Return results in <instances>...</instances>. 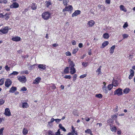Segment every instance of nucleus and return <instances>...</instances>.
<instances>
[{
  "instance_id": "2eb2a0df",
  "label": "nucleus",
  "mask_w": 135,
  "mask_h": 135,
  "mask_svg": "<svg viewBox=\"0 0 135 135\" xmlns=\"http://www.w3.org/2000/svg\"><path fill=\"white\" fill-rule=\"evenodd\" d=\"M16 90L17 88L16 87L12 86L10 88L9 92L10 93H14Z\"/></svg>"
},
{
  "instance_id": "49530a36",
  "label": "nucleus",
  "mask_w": 135,
  "mask_h": 135,
  "mask_svg": "<svg viewBox=\"0 0 135 135\" xmlns=\"http://www.w3.org/2000/svg\"><path fill=\"white\" fill-rule=\"evenodd\" d=\"M88 62H83L82 63V65L84 67H86L88 65Z\"/></svg>"
},
{
  "instance_id": "79ce46f5",
  "label": "nucleus",
  "mask_w": 135,
  "mask_h": 135,
  "mask_svg": "<svg viewBox=\"0 0 135 135\" xmlns=\"http://www.w3.org/2000/svg\"><path fill=\"white\" fill-rule=\"evenodd\" d=\"M68 0H64L63 1V3L64 5H67V3H68Z\"/></svg>"
},
{
  "instance_id": "9d476101",
  "label": "nucleus",
  "mask_w": 135,
  "mask_h": 135,
  "mask_svg": "<svg viewBox=\"0 0 135 135\" xmlns=\"http://www.w3.org/2000/svg\"><path fill=\"white\" fill-rule=\"evenodd\" d=\"M41 79L39 77H37L33 81V84H37L41 80Z\"/></svg>"
},
{
  "instance_id": "a19ab883",
  "label": "nucleus",
  "mask_w": 135,
  "mask_h": 135,
  "mask_svg": "<svg viewBox=\"0 0 135 135\" xmlns=\"http://www.w3.org/2000/svg\"><path fill=\"white\" fill-rule=\"evenodd\" d=\"M78 49L77 48L73 50L72 54H75L78 51Z\"/></svg>"
},
{
  "instance_id": "6ab92c4d",
  "label": "nucleus",
  "mask_w": 135,
  "mask_h": 135,
  "mask_svg": "<svg viewBox=\"0 0 135 135\" xmlns=\"http://www.w3.org/2000/svg\"><path fill=\"white\" fill-rule=\"evenodd\" d=\"M109 44V42L108 41H106L104 42L102 44V46L101 47V48H103L106 46L108 45Z\"/></svg>"
},
{
  "instance_id": "3c124183",
  "label": "nucleus",
  "mask_w": 135,
  "mask_h": 135,
  "mask_svg": "<svg viewBox=\"0 0 135 135\" xmlns=\"http://www.w3.org/2000/svg\"><path fill=\"white\" fill-rule=\"evenodd\" d=\"M5 68L7 71H9L10 69V68L8 67L7 65L5 66Z\"/></svg>"
},
{
  "instance_id": "864d4df0",
  "label": "nucleus",
  "mask_w": 135,
  "mask_h": 135,
  "mask_svg": "<svg viewBox=\"0 0 135 135\" xmlns=\"http://www.w3.org/2000/svg\"><path fill=\"white\" fill-rule=\"evenodd\" d=\"M4 101L3 99H0V105H2L4 103Z\"/></svg>"
},
{
  "instance_id": "338daca9",
  "label": "nucleus",
  "mask_w": 135,
  "mask_h": 135,
  "mask_svg": "<svg viewBox=\"0 0 135 135\" xmlns=\"http://www.w3.org/2000/svg\"><path fill=\"white\" fill-rule=\"evenodd\" d=\"M133 57V55H129V56H128V58H129V59L131 60V59H132Z\"/></svg>"
},
{
  "instance_id": "de8ad7c7",
  "label": "nucleus",
  "mask_w": 135,
  "mask_h": 135,
  "mask_svg": "<svg viewBox=\"0 0 135 135\" xmlns=\"http://www.w3.org/2000/svg\"><path fill=\"white\" fill-rule=\"evenodd\" d=\"M4 130V128L3 127H2L0 129V135H3V132Z\"/></svg>"
},
{
  "instance_id": "dca6fc26",
  "label": "nucleus",
  "mask_w": 135,
  "mask_h": 135,
  "mask_svg": "<svg viewBox=\"0 0 135 135\" xmlns=\"http://www.w3.org/2000/svg\"><path fill=\"white\" fill-rule=\"evenodd\" d=\"M31 8L33 10H35L37 8V5L34 3H32L30 6Z\"/></svg>"
},
{
  "instance_id": "f257e3e1",
  "label": "nucleus",
  "mask_w": 135,
  "mask_h": 135,
  "mask_svg": "<svg viewBox=\"0 0 135 135\" xmlns=\"http://www.w3.org/2000/svg\"><path fill=\"white\" fill-rule=\"evenodd\" d=\"M51 16V13L48 11L44 12L42 15V18L46 20H49L50 17Z\"/></svg>"
},
{
  "instance_id": "2f4dec72",
  "label": "nucleus",
  "mask_w": 135,
  "mask_h": 135,
  "mask_svg": "<svg viewBox=\"0 0 135 135\" xmlns=\"http://www.w3.org/2000/svg\"><path fill=\"white\" fill-rule=\"evenodd\" d=\"M116 128V127H112L110 128V129H111V131L112 132H115L117 129Z\"/></svg>"
},
{
  "instance_id": "ea45409f",
  "label": "nucleus",
  "mask_w": 135,
  "mask_h": 135,
  "mask_svg": "<svg viewBox=\"0 0 135 135\" xmlns=\"http://www.w3.org/2000/svg\"><path fill=\"white\" fill-rule=\"evenodd\" d=\"M21 73L22 74H23V73H25L26 74H29V72L27 70H26L25 71H21Z\"/></svg>"
},
{
  "instance_id": "39448f33",
  "label": "nucleus",
  "mask_w": 135,
  "mask_h": 135,
  "mask_svg": "<svg viewBox=\"0 0 135 135\" xmlns=\"http://www.w3.org/2000/svg\"><path fill=\"white\" fill-rule=\"evenodd\" d=\"M12 83V81L10 79H7L5 82V85L6 87H8L11 85Z\"/></svg>"
},
{
  "instance_id": "5fc2aeb1",
  "label": "nucleus",
  "mask_w": 135,
  "mask_h": 135,
  "mask_svg": "<svg viewBox=\"0 0 135 135\" xmlns=\"http://www.w3.org/2000/svg\"><path fill=\"white\" fill-rule=\"evenodd\" d=\"M64 78L66 79H70L71 78V76L70 75H66L64 77Z\"/></svg>"
},
{
  "instance_id": "69168bd1",
  "label": "nucleus",
  "mask_w": 135,
  "mask_h": 135,
  "mask_svg": "<svg viewBox=\"0 0 135 135\" xmlns=\"http://www.w3.org/2000/svg\"><path fill=\"white\" fill-rule=\"evenodd\" d=\"M27 90V89L25 87H23L21 88V90L23 91H26Z\"/></svg>"
},
{
  "instance_id": "c85d7f7f",
  "label": "nucleus",
  "mask_w": 135,
  "mask_h": 135,
  "mask_svg": "<svg viewBox=\"0 0 135 135\" xmlns=\"http://www.w3.org/2000/svg\"><path fill=\"white\" fill-rule=\"evenodd\" d=\"M95 97L99 98H101L103 97V95L100 94H96L95 95Z\"/></svg>"
},
{
  "instance_id": "4468645a",
  "label": "nucleus",
  "mask_w": 135,
  "mask_h": 135,
  "mask_svg": "<svg viewBox=\"0 0 135 135\" xmlns=\"http://www.w3.org/2000/svg\"><path fill=\"white\" fill-rule=\"evenodd\" d=\"M112 84L113 86L116 87L118 85V83L117 81L114 79L113 80Z\"/></svg>"
},
{
  "instance_id": "774afa93",
  "label": "nucleus",
  "mask_w": 135,
  "mask_h": 135,
  "mask_svg": "<svg viewBox=\"0 0 135 135\" xmlns=\"http://www.w3.org/2000/svg\"><path fill=\"white\" fill-rule=\"evenodd\" d=\"M83 45L82 43H79L78 45V46L80 48H82L83 47Z\"/></svg>"
},
{
  "instance_id": "58836bf2",
  "label": "nucleus",
  "mask_w": 135,
  "mask_h": 135,
  "mask_svg": "<svg viewBox=\"0 0 135 135\" xmlns=\"http://www.w3.org/2000/svg\"><path fill=\"white\" fill-rule=\"evenodd\" d=\"M50 88L52 89H54L56 88V86L54 84H51L50 85Z\"/></svg>"
},
{
  "instance_id": "412c9836",
  "label": "nucleus",
  "mask_w": 135,
  "mask_h": 135,
  "mask_svg": "<svg viewBox=\"0 0 135 135\" xmlns=\"http://www.w3.org/2000/svg\"><path fill=\"white\" fill-rule=\"evenodd\" d=\"M115 45H114L112 46L110 48L109 51L111 54H112L114 52V50L115 48Z\"/></svg>"
},
{
  "instance_id": "0eeeda50",
  "label": "nucleus",
  "mask_w": 135,
  "mask_h": 135,
  "mask_svg": "<svg viewBox=\"0 0 135 135\" xmlns=\"http://www.w3.org/2000/svg\"><path fill=\"white\" fill-rule=\"evenodd\" d=\"M19 6L18 4L16 2H14L10 6V7L11 8H18Z\"/></svg>"
},
{
  "instance_id": "13d9d810",
  "label": "nucleus",
  "mask_w": 135,
  "mask_h": 135,
  "mask_svg": "<svg viewBox=\"0 0 135 135\" xmlns=\"http://www.w3.org/2000/svg\"><path fill=\"white\" fill-rule=\"evenodd\" d=\"M110 0H105V3L106 4H110Z\"/></svg>"
},
{
  "instance_id": "4be33fe9",
  "label": "nucleus",
  "mask_w": 135,
  "mask_h": 135,
  "mask_svg": "<svg viewBox=\"0 0 135 135\" xmlns=\"http://www.w3.org/2000/svg\"><path fill=\"white\" fill-rule=\"evenodd\" d=\"M66 8H67L66 9V11H71L73 9V7L71 5L66 7Z\"/></svg>"
},
{
  "instance_id": "6e6d98bb",
  "label": "nucleus",
  "mask_w": 135,
  "mask_h": 135,
  "mask_svg": "<svg viewBox=\"0 0 135 135\" xmlns=\"http://www.w3.org/2000/svg\"><path fill=\"white\" fill-rule=\"evenodd\" d=\"M87 75L86 74H84L81 75L80 76V78L81 79L84 78Z\"/></svg>"
},
{
  "instance_id": "bb28decb",
  "label": "nucleus",
  "mask_w": 135,
  "mask_h": 135,
  "mask_svg": "<svg viewBox=\"0 0 135 135\" xmlns=\"http://www.w3.org/2000/svg\"><path fill=\"white\" fill-rule=\"evenodd\" d=\"M101 66H100L99 68L97 69V70L96 71L97 72H98V75H99L101 73Z\"/></svg>"
},
{
  "instance_id": "9b49d317",
  "label": "nucleus",
  "mask_w": 135,
  "mask_h": 135,
  "mask_svg": "<svg viewBox=\"0 0 135 135\" xmlns=\"http://www.w3.org/2000/svg\"><path fill=\"white\" fill-rule=\"evenodd\" d=\"M69 67L70 68H74V67L75 66V65L74 63L72 61L69 60Z\"/></svg>"
},
{
  "instance_id": "a18cd8bd",
  "label": "nucleus",
  "mask_w": 135,
  "mask_h": 135,
  "mask_svg": "<svg viewBox=\"0 0 135 135\" xmlns=\"http://www.w3.org/2000/svg\"><path fill=\"white\" fill-rule=\"evenodd\" d=\"M60 130L59 129L58 130L57 132H56L55 134V135H60Z\"/></svg>"
},
{
  "instance_id": "473e14b6",
  "label": "nucleus",
  "mask_w": 135,
  "mask_h": 135,
  "mask_svg": "<svg viewBox=\"0 0 135 135\" xmlns=\"http://www.w3.org/2000/svg\"><path fill=\"white\" fill-rule=\"evenodd\" d=\"M48 135H55L54 132L51 131L49 130L47 132Z\"/></svg>"
},
{
  "instance_id": "7c9ffc66",
  "label": "nucleus",
  "mask_w": 135,
  "mask_h": 135,
  "mask_svg": "<svg viewBox=\"0 0 135 135\" xmlns=\"http://www.w3.org/2000/svg\"><path fill=\"white\" fill-rule=\"evenodd\" d=\"M73 114L75 116H78V112L76 110H74L73 112Z\"/></svg>"
},
{
  "instance_id": "c9c22d12",
  "label": "nucleus",
  "mask_w": 135,
  "mask_h": 135,
  "mask_svg": "<svg viewBox=\"0 0 135 135\" xmlns=\"http://www.w3.org/2000/svg\"><path fill=\"white\" fill-rule=\"evenodd\" d=\"M28 131L27 129L24 128L23 130V134H26L27 133Z\"/></svg>"
},
{
  "instance_id": "423d86ee",
  "label": "nucleus",
  "mask_w": 135,
  "mask_h": 135,
  "mask_svg": "<svg viewBox=\"0 0 135 135\" xmlns=\"http://www.w3.org/2000/svg\"><path fill=\"white\" fill-rule=\"evenodd\" d=\"M8 31V27H5L3 28L0 30V32L4 34L7 33Z\"/></svg>"
},
{
  "instance_id": "37998d69",
  "label": "nucleus",
  "mask_w": 135,
  "mask_h": 135,
  "mask_svg": "<svg viewBox=\"0 0 135 135\" xmlns=\"http://www.w3.org/2000/svg\"><path fill=\"white\" fill-rule=\"evenodd\" d=\"M4 83V79H2L0 80V85H2Z\"/></svg>"
},
{
  "instance_id": "c03bdc74",
  "label": "nucleus",
  "mask_w": 135,
  "mask_h": 135,
  "mask_svg": "<svg viewBox=\"0 0 135 135\" xmlns=\"http://www.w3.org/2000/svg\"><path fill=\"white\" fill-rule=\"evenodd\" d=\"M123 39L127 38L128 37V35L127 34H123L122 35Z\"/></svg>"
},
{
  "instance_id": "aec40b11",
  "label": "nucleus",
  "mask_w": 135,
  "mask_h": 135,
  "mask_svg": "<svg viewBox=\"0 0 135 135\" xmlns=\"http://www.w3.org/2000/svg\"><path fill=\"white\" fill-rule=\"evenodd\" d=\"M130 91V90L129 88H126L124 90L123 92L124 94H127L129 93Z\"/></svg>"
},
{
  "instance_id": "052dcab7",
  "label": "nucleus",
  "mask_w": 135,
  "mask_h": 135,
  "mask_svg": "<svg viewBox=\"0 0 135 135\" xmlns=\"http://www.w3.org/2000/svg\"><path fill=\"white\" fill-rule=\"evenodd\" d=\"M61 120V119H55V121L57 123H58Z\"/></svg>"
},
{
  "instance_id": "f704fd0d",
  "label": "nucleus",
  "mask_w": 135,
  "mask_h": 135,
  "mask_svg": "<svg viewBox=\"0 0 135 135\" xmlns=\"http://www.w3.org/2000/svg\"><path fill=\"white\" fill-rule=\"evenodd\" d=\"M69 67H67L64 69V71L65 73L68 74L69 73Z\"/></svg>"
},
{
  "instance_id": "5701e85b",
  "label": "nucleus",
  "mask_w": 135,
  "mask_h": 135,
  "mask_svg": "<svg viewBox=\"0 0 135 135\" xmlns=\"http://www.w3.org/2000/svg\"><path fill=\"white\" fill-rule=\"evenodd\" d=\"M28 107L29 105L27 103L25 102L22 103V107L23 108H27Z\"/></svg>"
},
{
  "instance_id": "f8f14e48",
  "label": "nucleus",
  "mask_w": 135,
  "mask_h": 135,
  "mask_svg": "<svg viewBox=\"0 0 135 135\" xmlns=\"http://www.w3.org/2000/svg\"><path fill=\"white\" fill-rule=\"evenodd\" d=\"M80 11L79 10H76L73 13L72 15V17H74L75 16H76L80 14Z\"/></svg>"
},
{
  "instance_id": "f3484780",
  "label": "nucleus",
  "mask_w": 135,
  "mask_h": 135,
  "mask_svg": "<svg viewBox=\"0 0 135 135\" xmlns=\"http://www.w3.org/2000/svg\"><path fill=\"white\" fill-rule=\"evenodd\" d=\"M95 24V22L93 20H91L89 21L88 23V24L90 27L93 26Z\"/></svg>"
},
{
  "instance_id": "20e7f679",
  "label": "nucleus",
  "mask_w": 135,
  "mask_h": 135,
  "mask_svg": "<svg viewBox=\"0 0 135 135\" xmlns=\"http://www.w3.org/2000/svg\"><path fill=\"white\" fill-rule=\"evenodd\" d=\"M71 132H69L67 134V135H78L77 131H75V129L74 127H71Z\"/></svg>"
},
{
  "instance_id": "cd10ccee",
  "label": "nucleus",
  "mask_w": 135,
  "mask_h": 135,
  "mask_svg": "<svg viewBox=\"0 0 135 135\" xmlns=\"http://www.w3.org/2000/svg\"><path fill=\"white\" fill-rule=\"evenodd\" d=\"M46 3V5L47 7H48L49 6L51 5V3L49 1H46L45 2Z\"/></svg>"
},
{
  "instance_id": "b1692460",
  "label": "nucleus",
  "mask_w": 135,
  "mask_h": 135,
  "mask_svg": "<svg viewBox=\"0 0 135 135\" xmlns=\"http://www.w3.org/2000/svg\"><path fill=\"white\" fill-rule=\"evenodd\" d=\"M70 70V73L71 74H74L76 72L75 69L74 68H71Z\"/></svg>"
},
{
  "instance_id": "ddd939ff",
  "label": "nucleus",
  "mask_w": 135,
  "mask_h": 135,
  "mask_svg": "<svg viewBox=\"0 0 135 135\" xmlns=\"http://www.w3.org/2000/svg\"><path fill=\"white\" fill-rule=\"evenodd\" d=\"M12 40L14 41H19L21 40V38L18 36H17L15 37L12 38Z\"/></svg>"
},
{
  "instance_id": "393cba45",
  "label": "nucleus",
  "mask_w": 135,
  "mask_h": 135,
  "mask_svg": "<svg viewBox=\"0 0 135 135\" xmlns=\"http://www.w3.org/2000/svg\"><path fill=\"white\" fill-rule=\"evenodd\" d=\"M18 74V72H17L14 71L12 73L10 74L9 75V76L10 77H12L11 76L12 75H17Z\"/></svg>"
},
{
  "instance_id": "1a4fd4ad",
  "label": "nucleus",
  "mask_w": 135,
  "mask_h": 135,
  "mask_svg": "<svg viewBox=\"0 0 135 135\" xmlns=\"http://www.w3.org/2000/svg\"><path fill=\"white\" fill-rule=\"evenodd\" d=\"M4 114L6 116H9L11 115V113L8 108H6L5 109Z\"/></svg>"
},
{
  "instance_id": "bf43d9fd",
  "label": "nucleus",
  "mask_w": 135,
  "mask_h": 135,
  "mask_svg": "<svg viewBox=\"0 0 135 135\" xmlns=\"http://www.w3.org/2000/svg\"><path fill=\"white\" fill-rule=\"evenodd\" d=\"M54 120H55V119L53 118H52L51 119L50 122H48V123L50 124L51 123L53 122Z\"/></svg>"
},
{
  "instance_id": "e2e57ef3",
  "label": "nucleus",
  "mask_w": 135,
  "mask_h": 135,
  "mask_svg": "<svg viewBox=\"0 0 135 135\" xmlns=\"http://www.w3.org/2000/svg\"><path fill=\"white\" fill-rule=\"evenodd\" d=\"M113 122V120L112 119H109L108 120V123L110 122L111 123H112V122Z\"/></svg>"
},
{
  "instance_id": "a211bd4d",
  "label": "nucleus",
  "mask_w": 135,
  "mask_h": 135,
  "mask_svg": "<svg viewBox=\"0 0 135 135\" xmlns=\"http://www.w3.org/2000/svg\"><path fill=\"white\" fill-rule=\"evenodd\" d=\"M120 9L121 10L124 11V12L127 11V9L123 5H121L119 6Z\"/></svg>"
},
{
  "instance_id": "4c0bfd02",
  "label": "nucleus",
  "mask_w": 135,
  "mask_h": 135,
  "mask_svg": "<svg viewBox=\"0 0 135 135\" xmlns=\"http://www.w3.org/2000/svg\"><path fill=\"white\" fill-rule=\"evenodd\" d=\"M104 92L106 93H108V91L107 90L106 87H103L102 88Z\"/></svg>"
},
{
  "instance_id": "4d7b16f0",
  "label": "nucleus",
  "mask_w": 135,
  "mask_h": 135,
  "mask_svg": "<svg viewBox=\"0 0 135 135\" xmlns=\"http://www.w3.org/2000/svg\"><path fill=\"white\" fill-rule=\"evenodd\" d=\"M130 73L131 74L134 75V71L132 69H130Z\"/></svg>"
},
{
  "instance_id": "7ed1b4c3",
  "label": "nucleus",
  "mask_w": 135,
  "mask_h": 135,
  "mask_svg": "<svg viewBox=\"0 0 135 135\" xmlns=\"http://www.w3.org/2000/svg\"><path fill=\"white\" fill-rule=\"evenodd\" d=\"M17 78L18 80L22 83H25L27 80L26 77L24 76H17Z\"/></svg>"
},
{
  "instance_id": "603ef678",
  "label": "nucleus",
  "mask_w": 135,
  "mask_h": 135,
  "mask_svg": "<svg viewBox=\"0 0 135 135\" xmlns=\"http://www.w3.org/2000/svg\"><path fill=\"white\" fill-rule=\"evenodd\" d=\"M128 26V24L127 22H126L123 26V27L125 28H126Z\"/></svg>"
},
{
  "instance_id": "f03ea898",
  "label": "nucleus",
  "mask_w": 135,
  "mask_h": 135,
  "mask_svg": "<svg viewBox=\"0 0 135 135\" xmlns=\"http://www.w3.org/2000/svg\"><path fill=\"white\" fill-rule=\"evenodd\" d=\"M122 89L120 88L116 90L114 92V95H117L118 96L122 95Z\"/></svg>"
},
{
  "instance_id": "72a5a7b5",
  "label": "nucleus",
  "mask_w": 135,
  "mask_h": 135,
  "mask_svg": "<svg viewBox=\"0 0 135 135\" xmlns=\"http://www.w3.org/2000/svg\"><path fill=\"white\" fill-rule=\"evenodd\" d=\"M85 133H87L88 134H92V132L90 129H87L85 131Z\"/></svg>"
},
{
  "instance_id": "e433bc0d",
  "label": "nucleus",
  "mask_w": 135,
  "mask_h": 135,
  "mask_svg": "<svg viewBox=\"0 0 135 135\" xmlns=\"http://www.w3.org/2000/svg\"><path fill=\"white\" fill-rule=\"evenodd\" d=\"M113 86L112 84H109L108 85V88L109 90H110L112 89L113 88Z\"/></svg>"
},
{
  "instance_id": "8fccbe9b",
  "label": "nucleus",
  "mask_w": 135,
  "mask_h": 135,
  "mask_svg": "<svg viewBox=\"0 0 135 135\" xmlns=\"http://www.w3.org/2000/svg\"><path fill=\"white\" fill-rule=\"evenodd\" d=\"M65 54L67 56H70L71 55V54L69 51H68L66 52Z\"/></svg>"
},
{
  "instance_id": "c756f323",
  "label": "nucleus",
  "mask_w": 135,
  "mask_h": 135,
  "mask_svg": "<svg viewBox=\"0 0 135 135\" xmlns=\"http://www.w3.org/2000/svg\"><path fill=\"white\" fill-rule=\"evenodd\" d=\"M111 118L113 120H115L117 118V116L116 114H114L111 116Z\"/></svg>"
},
{
  "instance_id": "680f3d73",
  "label": "nucleus",
  "mask_w": 135,
  "mask_h": 135,
  "mask_svg": "<svg viewBox=\"0 0 135 135\" xmlns=\"http://www.w3.org/2000/svg\"><path fill=\"white\" fill-rule=\"evenodd\" d=\"M134 75H132V74H131L129 75V79H132V77L134 76Z\"/></svg>"
},
{
  "instance_id": "0e129e2a",
  "label": "nucleus",
  "mask_w": 135,
  "mask_h": 135,
  "mask_svg": "<svg viewBox=\"0 0 135 135\" xmlns=\"http://www.w3.org/2000/svg\"><path fill=\"white\" fill-rule=\"evenodd\" d=\"M71 43L73 45H75L76 44V42L74 40H73L71 41Z\"/></svg>"
},
{
  "instance_id": "6e6552de",
  "label": "nucleus",
  "mask_w": 135,
  "mask_h": 135,
  "mask_svg": "<svg viewBox=\"0 0 135 135\" xmlns=\"http://www.w3.org/2000/svg\"><path fill=\"white\" fill-rule=\"evenodd\" d=\"M46 66L44 64H38V67L41 70H43L46 69Z\"/></svg>"
},
{
  "instance_id": "09e8293b",
  "label": "nucleus",
  "mask_w": 135,
  "mask_h": 135,
  "mask_svg": "<svg viewBox=\"0 0 135 135\" xmlns=\"http://www.w3.org/2000/svg\"><path fill=\"white\" fill-rule=\"evenodd\" d=\"M77 77V75L76 74H75L73 76V81H75L76 80Z\"/></svg>"
},
{
  "instance_id": "a878e982",
  "label": "nucleus",
  "mask_w": 135,
  "mask_h": 135,
  "mask_svg": "<svg viewBox=\"0 0 135 135\" xmlns=\"http://www.w3.org/2000/svg\"><path fill=\"white\" fill-rule=\"evenodd\" d=\"M103 37L107 39L109 38V35L108 34L105 33L103 35Z\"/></svg>"
}]
</instances>
